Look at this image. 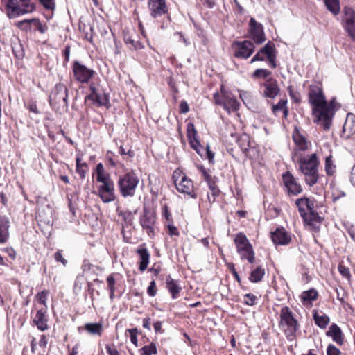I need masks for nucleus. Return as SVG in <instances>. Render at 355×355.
<instances>
[{"label":"nucleus","instance_id":"680f3d73","mask_svg":"<svg viewBox=\"0 0 355 355\" xmlns=\"http://www.w3.org/2000/svg\"><path fill=\"white\" fill-rule=\"evenodd\" d=\"M327 355H340V351L334 345L329 344L327 349Z\"/></svg>","mask_w":355,"mask_h":355},{"label":"nucleus","instance_id":"7ed1b4c3","mask_svg":"<svg viewBox=\"0 0 355 355\" xmlns=\"http://www.w3.org/2000/svg\"><path fill=\"white\" fill-rule=\"evenodd\" d=\"M49 103L55 110L68 109V89L64 84L59 83L55 85L49 96Z\"/></svg>","mask_w":355,"mask_h":355},{"label":"nucleus","instance_id":"de8ad7c7","mask_svg":"<svg viewBox=\"0 0 355 355\" xmlns=\"http://www.w3.org/2000/svg\"><path fill=\"white\" fill-rule=\"evenodd\" d=\"M335 166L333 164L331 156H328L325 159V171L328 175H331L334 173Z\"/></svg>","mask_w":355,"mask_h":355},{"label":"nucleus","instance_id":"f03ea898","mask_svg":"<svg viewBox=\"0 0 355 355\" xmlns=\"http://www.w3.org/2000/svg\"><path fill=\"white\" fill-rule=\"evenodd\" d=\"M139 182V178L131 171L119 177L117 185L121 195L123 198L133 197Z\"/></svg>","mask_w":355,"mask_h":355},{"label":"nucleus","instance_id":"6ab92c4d","mask_svg":"<svg viewBox=\"0 0 355 355\" xmlns=\"http://www.w3.org/2000/svg\"><path fill=\"white\" fill-rule=\"evenodd\" d=\"M85 101H91L92 105L98 107H106L109 108L110 106L109 94L103 91H99L94 95L88 94L85 96Z\"/></svg>","mask_w":355,"mask_h":355},{"label":"nucleus","instance_id":"9d476101","mask_svg":"<svg viewBox=\"0 0 355 355\" xmlns=\"http://www.w3.org/2000/svg\"><path fill=\"white\" fill-rule=\"evenodd\" d=\"M187 136L188 141L191 147L196 150V152L204 159L205 153L206 152V147L205 148L200 143L198 132L196 130L195 125L192 123H189L187 128Z\"/></svg>","mask_w":355,"mask_h":355},{"label":"nucleus","instance_id":"2eb2a0df","mask_svg":"<svg viewBox=\"0 0 355 355\" xmlns=\"http://www.w3.org/2000/svg\"><path fill=\"white\" fill-rule=\"evenodd\" d=\"M148 8L153 18H158L168 12L166 0H148Z\"/></svg>","mask_w":355,"mask_h":355},{"label":"nucleus","instance_id":"a19ab883","mask_svg":"<svg viewBox=\"0 0 355 355\" xmlns=\"http://www.w3.org/2000/svg\"><path fill=\"white\" fill-rule=\"evenodd\" d=\"M277 51L275 44L272 41H268L263 47L261 49V52L266 58L272 55Z\"/></svg>","mask_w":355,"mask_h":355},{"label":"nucleus","instance_id":"20e7f679","mask_svg":"<svg viewBox=\"0 0 355 355\" xmlns=\"http://www.w3.org/2000/svg\"><path fill=\"white\" fill-rule=\"evenodd\" d=\"M311 113L314 116L313 122L315 123L320 125L325 131L330 129L335 115V110H330L329 108L322 104L318 107H312Z\"/></svg>","mask_w":355,"mask_h":355},{"label":"nucleus","instance_id":"393cba45","mask_svg":"<svg viewBox=\"0 0 355 355\" xmlns=\"http://www.w3.org/2000/svg\"><path fill=\"white\" fill-rule=\"evenodd\" d=\"M326 335L331 337L333 340L337 344L340 345L343 344V336L341 329L336 324L334 323L329 327Z\"/></svg>","mask_w":355,"mask_h":355},{"label":"nucleus","instance_id":"a878e982","mask_svg":"<svg viewBox=\"0 0 355 355\" xmlns=\"http://www.w3.org/2000/svg\"><path fill=\"white\" fill-rule=\"evenodd\" d=\"M47 321L48 320L46 316V311L42 309L38 310L33 320V322L35 324L38 329L42 331L48 329L49 326L47 324Z\"/></svg>","mask_w":355,"mask_h":355},{"label":"nucleus","instance_id":"423d86ee","mask_svg":"<svg viewBox=\"0 0 355 355\" xmlns=\"http://www.w3.org/2000/svg\"><path fill=\"white\" fill-rule=\"evenodd\" d=\"M214 99L218 105L222 106L227 112L237 111L239 109V103L230 92L223 90L221 87V94L218 92L214 94Z\"/></svg>","mask_w":355,"mask_h":355},{"label":"nucleus","instance_id":"603ef678","mask_svg":"<svg viewBox=\"0 0 355 355\" xmlns=\"http://www.w3.org/2000/svg\"><path fill=\"white\" fill-rule=\"evenodd\" d=\"M125 42L126 44H130L135 50L141 49L144 48L143 44L139 41H135V40L130 37H125Z\"/></svg>","mask_w":355,"mask_h":355},{"label":"nucleus","instance_id":"052dcab7","mask_svg":"<svg viewBox=\"0 0 355 355\" xmlns=\"http://www.w3.org/2000/svg\"><path fill=\"white\" fill-rule=\"evenodd\" d=\"M106 280H107V287H108L109 291H115V290H116V288H115L116 281H115V279H114L113 275H110L107 277Z\"/></svg>","mask_w":355,"mask_h":355},{"label":"nucleus","instance_id":"6e6d98bb","mask_svg":"<svg viewBox=\"0 0 355 355\" xmlns=\"http://www.w3.org/2000/svg\"><path fill=\"white\" fill-rule=\"evenodd\" d=\"M338 271L340 274L346 278H349L351 277L349 270L347 267L345 266L344 265L340 263L338 267Z\"/></svg>","mask_w":355,"mask_h":355},{"label":"nucleus","instance_id":"4468645a","mask_svg":"<svg viewBox=\"0 0 355 355\" xmlns=\"http://www.w3.org/2000/svg\"><path fill=\"white\" fill-rule=\"evenodd\" d=\"M249 26L250 38L257 44H262L266 40L263 25L252 17L249 21Z\"/></svg>","mask_w":355,"mask_h":355},{"label":"nucleus","instance_id":"8fccbe9b","mask_svg":"<svg viewBox=\"0 0 355 355\" xmlns=\"http://www.w3.org/2000/svg\"><path fill=\"white\" fill-rule=\"evenodd\" d=\"M128 332L130 334L131 343L135 347H137L138 346V340H137L138 329L137 328L128 329H126L125 334Z\"/></svg>","mask_w":355,"mask_h":355},{"label":"nucleus","instance_id":"4be33fe9","mask_svg":"<svg viewBox=\"0 0 355 355\" xmlns=\"http://www.w3.org/2000/svg\"><path fill=\"white\" fill-rule=\"evenodd\" d=\"M293 139L297 148L293 150L292 155L295 151L301 153L300 151H306L308 150L309 143L305 137L300 133L299 129L297 127L295 128V130L293 132Z\"/></svg>","mask_w":355,"mask_h":355},{"label":"nucleus","instance_id":"e2e57ef3","mask_svg":"<svg viewBox=\"0 0 355 355\" xmlns=\"http://www.w3.org/2000/svg\"><path fill=\"white\" fill-rule=\"evenodd\" d=\"M22 3V6L28 10L29 12H32L35 10V5L30 3V0H19Z\"/></svg>","mask_w":355,"mask_h":355},{"label":"nucleus","instance_id":"864d4df0","mask_svg":"<svg viewBox=\"0 0 355 355\" xmlns=\"http://www.w3.org/2000/svg\"><path fill=\"white\" fill-rule=\"evenodd\" d=\"M157 291L156 282L155 280H152L147 288V293L150 297H155L157 294Z\"/></svg>","mask_w":355,"mask_h":355},{"label":"nucleus","instance_id":"c9c22d12","mask_svg":"<svg viewBox=\"0 0 355 355\" xmlns=\"http://www.w3.org/2000/svg\"><path fill=\"white\" fill-rule=\"evenodd\" d=\"M237 143L242 152L246 154L249 150L250 144L249 135L247 134L242 135L238 138Z\"/></svg>","mask_w":355,"mask_h":355},{"label":"nucleus","instance_id":"4c0bfd02","mask_svg":"<svg viewBox=\"0 0 355 355\" xmlns=\"http://www.w3.org/2000/svg\"><path fill=\"white\" fill-rule=\"evenodd\" d=\"M238 253L242 259H245L249 263H254L255 258L252 246H250L249 248L244 249L243 250H239Z\"/></svg>","mask_w":355,"mask_h":355},{"label":"nucleus","instance_id":"09e8293b","mask_svg":"<svg viewBox=\"0 0 355 355\" xmlns=\"http://www.w3.org/2000/svg\"><path fill=\"white\" fill-rule=\"evenodd\" d=\"M37 21V19H24L20 21H18L17 24V27L24 31H28L31 29V22H34Z\"/></svg>","mask_w":355,"mask_h":355},{"label":"nucleus","instance_id":"4d7b16f0","mask_svg":"<svg viewBox=\"0 0 355 355\" xmlns=\"http://www.w3.org/2000/svg\"><path fill=\"white\" fill-rule=\"evenodd\" d=\"M239 97L244 104H247L250 102L251 94L247 91H239Z\"/></svg>","mask_w":355,"mask_h":355},{"label":"nucleus","instance_id":"bb28decb","mask_svg":"<svg viewBox=\"0 0 355 355\" xmlns=\"http://www.w3.org/2000/svg\"><path fill=\"white\" fill-rule=\"evenodd\" d=\"M343 21L345 31L352 40L355 41V14L346 16Z\"/></svg>","mask_w":355,"mask_h":355},{"label":"nucleus","instance_id":"e433bc0d","mask_svg":"<svg viewBox=\"0 0 355 355\" xmlns=\"http://www.w3.org/2000/svg\"><path fill=\"white\" fill-rule=\"evenodd\" d=\"M324 4L327 9L334 15H338L340 12V1L339 0H324Z\"/></svg>","mask_w":355,"mask_h":355},{"label":"nucleus","instance_id":"3c124183","mask_svg":"<svg viewBox=\"0 0 355 355\" xmlns=\"http://www.w3.org/2000/svg\"><path fill=\"white\" fill-rule=\"evenodd\" d=\"M244 304L248 306H254L256 304L257 300V297L251 293L245 294L244 295Z\"/></svg>","mask_w":355,"mask_h":355},{"label":"nucleus","instance_id":"39448f33","mask_svg":"<svg viewBox=\"0 0 355 355\" xmlns=\"http://www.w3.org/2000/svg\"><path fill=\"white\" fill-rule=\"evenodd\" d=\"M279 325L286 327L285 333L290 336H294L299 329L297 320L288 306H283L281 309Z\"/></svg>","mask_w":355,"mask_h":355},{"label":"nucleus","instance_id":"5701e85b","mask_svg":"<svg viewBox=\"0 0 355 355\" xmlns=\"http://www.w3.org/2000/svg\"><path fill=\"white\" fill-rule=\"evenodd\" d=\"M354 134H355V114L348 113L347 114L345 122L343 126L342 137L348 139Z\"/></svg>","mask_w":355,"mask_h":355},{"label":"nucleus","instance_id":"0e129e2a","mask_svg":"<svg viewBox=\"0 0 355 355\" xmlns=\"http://www.w3.org/2000/svg\"><path fill=\"white\" fill-rule=\"evenodd\" d=\"M54 259L56 261L62 263L63 266H66L67 263V261L62 257V252L60 250L57 251L54 254Z\"/></svg>","mask_w":355,"mask_h":355},{"label":"nucleus","instance_id":"ea45409f","mask_svg":"<svg viewBox=\"0 0 355 355\" xmlns=\"http://www.w3.org/2000/svg\"><path fill=\"white\" fill-rule=\"evenodd\" d=\"M7 10V15L10 19L16 18L20 15L28 13V10L24 8L12 7V8H8Z\"/></svg>","mask_w":355,"mask_h":355},{"label":"nucleus","instance_id":"c03bdc74","mask_svg":"<svg viewBox=\"0 0 355 355\" xmlns=\"http://www.w3.org/2000/svg\"><path fill=\"white\" fill-rule=\"evenodd\" d=\"M12 52L17 59H22L24 57V51L20 43H16L12 46Z\"/></svg>","mask_w":355,"mask_h":355},{"label":"nucleus","instance_id":"2f4dec72","mask_svg":"<svg viewBox=\"0 0 355 355\" xmlns=\"http://www.w3.org/2000/svg\"><path fill=\"white\" fill-rule=\"evenodd\" d=\"M322 313V315H320L318 311L314 310L313 312V318L318 327L321 329H325L330 322V318L325 313Z\"/></svg>","mask_w":355,"mask_h":355},{"label":"nucleus","instance_id":"b1692460","mask_svg":"<svg viewBox=\"0 0 355 355\" xmlns=\"http://www.w3.org/2000/svg\"><path fill=\"white\" fill-rule=\"evenodd\" d=\"M10 222L6 215L0 216V244L6 243L10 237Z\"/></svg>","mask_w":355,"mask_h":355},{"label":"nucleus","instance_id":"c85d7f7f","mask_svg":"<svg viewBox=\"0 0 355 355\" xmlns=\"http://www.w3.org/2000/svg\"><path fill=\"white\" fill-rule=\"evenodd\" d=\"M166 288L171 294L173 299H177L179 297L180 292L182 288L178 285V282L171 278V275H168L166 278Z\"/></svg>","mask_w":355,"mask_h":355},{"label":"nucleus","instance_id":"13d9d810","mask_svg":"<svg viewBox=\"0 0 355 355\" xmlns=\"http://www.w3.org/2000/svg\"><path fill=\"white\" fill-rule=\"evenodd\" d=\"M40 3L46 10H54L55 4L54 0H39Z\"/></svg>","mask_w":355,"mask_h":355},{"label":"nucleus","instance_id":"aec40b11","mask_svg":"<svg viewBox=\"0 0 355 355\" xmlns=\"http://www.w3.org/2000/svg\"><path fill=\"white\" fill-rule=\"evenodd\" d=\"M53 208L49 204L46 206H39L37 211V218L40 222L46 225L53 224Z\"/></svg>","mask_w":355,"mask_h":355},{"label":"nucleus","instance_id":"37998d69","mask_svg":"<svg viewBox=\"0 0 355 355\" xmlns=\"http://www.w3.org/2000/svg\"><path fill=\"white\" fill-rule=\"evenodd\" d=\"M287 89L293 102L297 104L300 103L301 96L299 92L294 90L292 86H288Z\"/></svg>","mask_w":355,"mask_h":355},{"label":"nucleus","instance_id":"49530a36","mask_svg":"<svg viewBox=\"0 0 355 355\" xmlns=\"http://www.w3.org/2000/svg\"><path fill=\"white\" fill-rule=\"evenodd\" d=\"M287 104L286 99H281L277 104L272 105V111L275 115H277L279 111H282Z\"/></svg>","mask_w":355,"mask_h":355},{"label":"nucleus","instance_id":"f257e3e1","mask_svg":"<svg viewBox=\"0 0 355 355\" xmlns=\"http://www.w3.org/2000/svg\"><path fill=\"white\" fill-rule=\"evenodd\" d=\"M292 159L298 165L299 171L304 175V182L309 187L315 185L319 179L318 166L320 161L316 153L304 155L295 151Z\"/></svg>","mask_w":355,"mask_h":355},{"label":"nucleus","instance_id":"bf43d9fd","mask_svg":"<svg viewBox=\"0 0 355 355\" xmlns=\"http://www.w3.org/2000/svg\"><path fill=\"white\" fill-rule=\"evenodd\" d=\"M214 153L210 150L209 146L207 144L206 146V152L205 153V157L209 160V163L213 164L214 163Z\"/></svg>","mask_w":355,"mask_h":355},{"label":"nucleus","instance_id":"a211bd4d","mask_svg":"<svg viewBox=\"0 0 355 355\" xmlns=\"http://www.w3.org/2000/svg\"><path fill=\"white\" fill-rule=\"evenodd\" d=\"M282 178L288 193L297 196L302 192V186L290 172L288 171L283 174Z\"/></svg>","mask_w":355,"mask_h":355},{"label":"nucleus","instance_id":"338daca9","mask_svg":"<svg viewBox=\"0 0 355 355\" xmlns=\"http://www.w3.org/2000/svg\"><path fill=\"white\" fill-rule=\"evenodd\" d=\"M180 112L182 114H187L189 111V107L186 101H182L180 103Z\"/></svg>","mask_w":355,"mask_h":355},{"label":"nucleus","instance_id":"f3484780","mask_svg":"<svg viewBox=\"0 0 355 355\" xmlns=\"http://www.w3.org/2000/svg\"><path fill=\"white\" fill-rule=\"evenodd\" d=\"M271 239L275 245H287L292 239L291 234L284 227H277L271 232Z\"/></svg>","mask_w":355,"mask_h":355},{"label":"nucleus","instance_id":"58836bf2","mask_svg":"<svg viewBox=\"0 0 355 355\" xmlns=\"http://www.w3.org/2000/svg\"><path fill=\"white\" fill-rule=\"evenodd\" d=\"M318 296V291L314 288L309 289L302 292L301 298L302 302H312L315 300Z\"/></svg>","mask_w":355,"mask_h":355},{"label":"nucleus","instance_id":"0eeeda50","mask_svg":"<svg viewBox=\"0 0 355 355\" xmlns=\"http://www.w3.org/2000/svg\"><path fill=\"white\" fill-rule=\"evenodd\" d=\"M173 180L177 190L182 193L187 194L192 198H197L198 195L194 189L192 180L189 179L186 175L173 173Z\"/></svg>","mask_w":355,"mask_h":355},{"label":"nucleus","instance_id":"cd10ccee","mask_svg":"<svg viewBox=\"0 0 355 355\" xmlns=\"http://www.w3.org/2000/svg\"><path fill=\"white\" fill-rule=\"evenodd\" d=\"M137 253L140 259L139 269L143 272L147 268L149 263L150 254L147 248L143 246L137 249Z\"/></svg>","mask_w":355,"mask_h":355},{"label":"nucleus","instance_id":"c756f323","mask_svg":"<svg viewBox=\"0 0 355 355\" xmlns=\"http://www.w3.org/2000/svg\"><path fill=\"white\" fill-rule=\"evenodd\" d=\"M81 329L86 330L91 335L101 336L103 331V327L101 323L98 322L87 323L83 327H79L78 328V331H80Z\"/></svg>","mask_w":355,"mask_h":355},{"label":"nucleus","instance_id":"5fc2aeb1","mask_svg":"<svg viewBox=\"0 0 355 355\" xmlns=\"http://www.w3.org/2000/svg\"><path fill=\"white\" fill-rule=\"evenodd\" d=\"M96 181L102 183L101 184H103L112 180L110 179V175L108 173H103L96 175Z\"/></svg>","mask_w":355,"mask_h":355},{"label":"nucleus","instance_id":"79ce46f5","mask_svg":"<svg viewBox=\"0 0 355 355\" xmlns=\"http://www.w3.org/2000/svg\"><path fill=\"white\" fill-rule=\"evenodd\" d=\"M141 355H153L157 354V346L155 343H151L140 349Z\"/></svg>","mask_w":355,"mask_h":355},{"label":"nucleus","instance_id":"6e6552de","mask_svg":"<svg viewBox=\"0 0 355 355\" xmlns=\"http://www.w3.org/2000/svg\"><path fill=\"white\" fill-rule=\"evenodd\" d=\"M73 73L74 78L82 84L88 83L94 77L96 72L94 70L87 67L78 60L73 63Z\"/></svg>","mask_w":355,"mask_h":355},{"label":"nucleus","instance_id":"ddd939ff","mask_svg":"<svg viewBox=\"0 0 355 355\" xmlns=\"http://www.w3.org/2000/svg\"><path fill=\"white\" fill-rule=\"evenodd\" d=\"M260 92L265 98H275L279 95L280 88L277 80L269 78L266 80V83L260 85Z\"/></svg>","mask_w":355,"mask_h":355},{"label":"nucleus","instance_id":"dca6fc26","mask_svg":"<svg viewBox=\"0 0 355 355\" xmlns=\"http://www.w3.org/2000/svg\"><path fill=\"white\" fill-rule=\"evenodd\" d=\"M98 196L104 203H109L115 200L114 184L113 181L101 184L98 187Z\"/></svg>","mask_w":355,"mask_h":355},{"label":"nucleus","instance_id":"7c9ffc66","mask_svg":"<svg viewBox=\"0 0 355 355\" xmlns=\"http://www.w3.org/2000/svg\"><path fill=\"white\" fill-rule=\"evenodd\" d=\"M234 243L236 246L237 252L239 250H243L252 246L246 236L242 232H239L236 235Z\"/></svg>","mask_w":355,"mask_h":355},{"label":"nucleus","instance_id":"f8f14e48","mask_svg":"<svg viewBox=\"0 0 355 355\" xmlns=\"http://www.w3.org/2000/svg\"><path fill=\"white\" fill-rule=\"evenodd\" d=\"M308 96L311 108L318 107L322 103L325 104V96L321 85L319 84H311L309 85Z\"/></svg>","mask_w":355,"mask_h":355},{"label":"nucleus","instance_id":"774afa93","mask_svg":"<svg viewBox=\"0 0 355 355\" xmlns=\"http://www.w3.org/2000/svg\"><path fill=\"white\" fill-rule=\"evenodd\" d=\"M3 252L8 254V255L12 259L16 258V251L12 247H7L2 249Z\"/></svg>","mask_w":355,"mask_h":355},{"label":"nucleus","instance_id":"473e14b6","mask_svg":"<svg viewBox=\"0 0 355 355\" xmlns=\"http://www.w3.org/2000/svg\"><path fill=\"white\" fill-rule=\"evenodd\" d=\"M218 178L215 177L214 178L210 180L209 181L206 182L210 191L211 193V196H213V199H210V196L207 195L208 200L210 203L215 202L216 197L218 196L220 193V189L216 185Z\"/></svg>","mask_w":355,"mask_h":355},{"label":"nucleus","instance_id":"72a5a7b5","mask_svg":"<svg viewBox=\"0 0 355 355\" xmlns=\"http://www.w3.org/2000/svg\"><path fill=\"white\" fill-rule=\"evenodd\" d=\"M264 275L265 269L259 266L251 271L249 280L252 283H257L262 280Z\"/></svg>","mask_w":355,"mask_h":355},{"label":"nucleus","instance_id":"a18cd8bd","mask_svg":"<svg viewBox=\"0 0 355 355\" xmlns=\"http://www.w3.org/2000/svg\"><path fill=\"white\" fill-rule=\"evenodd\" d=\"M271 74V72L265 69H257L253 74L252 78H266Z\"/></svg>","mask_w":355,"mask_h":355},{"label":"nucleus","instance_id":"9b49d317","mask_svg":"<svg viewBox=\"0 0 355 355\" xmlns=\"http://www.w3.org/2000/svg\"><path fill=\"white\" fill-rule=\"evenodd\" d=\"M233 47L235 48L234 55L238 58L247 59L254 51V44L249 40L236 41L233 43Z\"/></svg>","mask_w":355,"mask_h":355},{"label":"nucleus","instance_id":"69168bd1","mask_svg":"<svg viewBox=\"0 0 355 355\" xmlns=\"http://www.w3.org/2000/svg\"><path fill=\"white\" fill-rule=\"evenodd\" d=\"M322 104L327 107L329 108L330 110H335V112L336 111V100L335 97L332 98L329 102L325 99V104Z\"/></svg>","mask_w":355,"mask_h":355},{"label":"nucleus","instance_id":"412c9836","mask_svg":"<svg viewBox=\"0 0 355 355\" xmlns=\"http://www.w3.org/2000/svg\"><path fill=\"white\" fill-rule=\"evenodd\" d=\"M295 205L298 209L300 215L302 218H305V217H306V212H308L309 209L315 208L314 201L306 197H302L297 199L295 200Z\"/></svg>","mask_w":355,"mask_h":355},{"label":"nucleus","instance_id":"f704fd0d","mask_svg":"<svg viewBox=\"0 0 355 355\" xmlns=\"http://www.w3.org/2000/svg\"><path fill=\"white\" fill-rule=\"evenodd\" d=\"M303 220L308 225H313L314 223H320L322 218L314 209H311L306 212V217Z\"/></svg>","mask_w":355,"mask_h":355},{"label":"nucleus","instance_id":"1a4fd4ad","mask_svg":"<svg viewBox=\"0 0 355 355\" xmlns=\"http://www.w3.org/2000/svg\"><path fill=\"white\" fill-rule=\"evenodd\" d=\"M155 222L156 215L155 212L150 209L144 207L143 213L139 218V223L150 237H153L155 235L154 226Z\"/></svg>","mask_w":355,"mask_h":355}]
</instances>
